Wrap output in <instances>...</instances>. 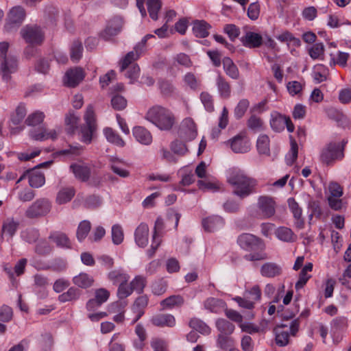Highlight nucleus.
I'll return each mask as SVG.
<instances>
[{
  "mask_svg": "<svg viewBox=\"0 0 351 351\" xmlns=\"http://www.w3.org/2000/svg\"><path fill=\"white\" fill-rule=\"evenodd\" d=\"M227 181L232 187V193L241 199H244L256 193L257 180L241 170L231 171Z\"/></svg>",
  "mask_w": 351,
  "mask_h": 351,
  "instance_id": "obj_1",
  "label": "nucleus"
},
{
  "mask_svg": "<svg viewBox=\"0 0 351 351\" xmlns=\"http://www.w3.org/2000/svg\"><path fill=\"white\" fill-rule=\"evenodd\" d=\"M239 245L247 251L258 252L248 254L244 256V258L249 261H262L267 258V256L263 252L265 244L258 237L249 233H243L237 238Z\"/></svg>",
  "mask_w": 351,
  "mask_h": 351,
  "instance_id": "obj_2",
  "label": "nucleus"
},
{
  "mask_svg": "<svg viewBox=\"0 0 351 351\" xmlns=\"http://www.w3.org/2000/svg\"><path fill=\"white\" fill-rule=\"evenodd\" d=\"M145 118L161 130H171L176 120L172 112L161 106H155L149 108Z\"/></svg>",
  "mask_w": 351,
  "mask_h": 351,
  "instance_id": "obj_3",
  "label": "nucleus"
},
{
  "mask_svg": "<svg viewBox=\"0 0 351 351\" xmlns=\"http://www.w3.org/2000/svg\"><path fill=\"white\" fill-rule=\"evenodd\" d=\"M8 47V43H0V72L3 80L5 82H9L11 80V75L15 73L18 69L16 58L7 55Z\"/></svg>",
  "mask_w": 351,
  "mask_h": 351,
  "instance_id": "obj_4",
  "label": "nucleus"
},
{
  "mask_svg": "<svg viewBox=\"0 0 351 351\" xmlns=\"http://www.w3.org/2000/svg\"><path fill=\"white\" fill-rule=\"evenodd\" d=\"M51 208V203L47 199H38L27 208L25 216L31 219L40 218L47 215Z\"/></svg>",
  "mask_w": 351,
  "mask_h": 351,
  "instance_id": "obj_5",
  "label": "nucleus"
},
{
  "mask_svg": "<svg viewBox=\"0 0 351 351\" xmlns=\"http://www.w3.org/2000/svg\"><path fill=\"white\" fill-rule=\"evenodd\" d=\"M344 143H330L322 151L321 160L328 165L332 161L343 157Z\"/></svg>",
  "mask_w": 351,
  "mask_h": 351,
  "instance_id": "obj_6",
  "label": "nucleus"
},
{
  "mask_svg": "<svg viewBox=\"0 0 351 351\" xmlns=\"http://www.w3.org/2000/svg\"><path fill=\"white\" fill-rule=\"evenodd\" d=\"M257 217L266 219L273 217L276 213V202L269 196H260L257 202Z\"/></svg>",
  "mask_w": 351,
  "mask_h": 351,
  "instance_id": "obj_7",
  "label": "nucleus"
},
{
  "mask_svg": "<svg viewBox=\"0 0 351 351\" xmlns=\"http://www.w3.org/2000/svg\"><path fill=\"white\" fill-rule=\"evenodd\" d=\"M26 16L25 9L20 5L12 8L8 15L5 29L8 32L16 30L21 25Z\"/></svg>",
  "mask_w": 351,
  "mask_h": 351,
  "instance_id": "obj_8",
  "label": "nucleus"
},
{
  "mask_svg": "<svg viewBox=\"0 0 351 351\" xmlns=\"http://www.w3.org/2000/svg\"><path fill=\"white\" fill-rule=\"evenodd\" d=\"M123 25V21L120 16H114L106 23V27L101 32L100 37L105 40H110L118 35Z\"/></svg>",
  "mask_w": 351,
  "mask_h": 351,
  "instance_id": "obj_9",
  "label": "nucleus"
},
{
  "mask_svg": "<svg viewBox=\"0 0 351 351\" xmlns=\"http://www.w3.org/2000/svg\"><path fill=\"white\" fill-rule=\"evenodd\" d=\"M23 38L32 45H40L44 40L41 29L37 26H26L21 30Z\"/></svg>",
  "mask_w": 351,
  "mask_h": 351,
  "instance_id": "obj_10",
  "label": "nucleus"
},
{
  "mask_svg": "<svg viewBox=\"0 0 351 351\" xmlns=\"http://www.w3.org/2000/svg\"><path fill=\"white\" fill-rule=\"evenodd\" d=\"M52 161H47L37 165L36 167L27 170L29 184L33 188H39L45 182L44 173L39 169L41 167H47L50 165Z\"/></svg>",
  "mask_w": 351,
  "mask_h": 351,
  "instance_id": "obj_11",
  "label": "nucleus"
},
{
  "mask_svg": "<svg viewBox=\"0 0 351 351\" xmlns=\"http://www.w3.org/2000/svg\"><path fill=\"white\" fill-rule=\"evenodd\" d=\"M196 125L191 118L184 119L179 131L180 136L186 141L193 140L197 136Z\"/></svg>",
  "mask_w": 351,
  "mask_h": 351,
  "instance_id": "obj_12",
  "label": "nucleus"
},
{
  "mask_svg": "<svg viewBox=\"0 0 351 351\" xmlns=\"http://www.w3.org/2000/svg\"><path fill=\"white\" fill-rule=\"evenodd\" d=\"M19 225L20 222L14 217H8L5 219L2 223L0 240L2 241L4 237H7L8 241L11 240L19 229Z\"/></svg>",
  "mask_w": 351,
  "mask_h": 351,
  "instance_id": "obj_13",
  "label": "nucleus"
},
{
  "mask_svg": "<svg viewBox=\"0 0 351 351\" xmlns=\"http://www.w3.org/2000/svg\"><path fill=\"white\" fill-rule=\"evenodd\" d=\"M84 78L82 68L75 67L69 70L65 74L64 84L69 87H75Z\"/></svg>",
  "mask_w": 351,
  "mask_h": 351,
  "instance_id": "obj_14",
  "label": "nucleus"
},
{
  "mask_svg": "<svg viewBox=\"0 0 351 351\" xmlns=\"http://www.w3.org/2000/svg\"><path fill=\"white\" fill-rule=\"evenodd\" d=\"M240 40L243 46L249 48H258L263 44L261 35L253 32H247Z\"/></svg>",
  "mask_w": 351,
  "mask_h": 351,
  "instance_id": "obj_15",
  "label": "nucleus"
},
{
  "mask_svg": "<svg viewBox=\"0 0 351 351\" xmlns=\"http://www.w3.org/2000/svg\"><path fill=\"white\" fill-rule=\"evenodd\" d=\"M75 177L82 182H87L90 176L91 170L88 165L82 163H75L70 166Z\"/></svg>",
  "mask_w": 351,
  "mask_h": 351,
  "instance_id": "obj_16",
  "label": "nucleus"
},
{
  "mask_svg": "<svg viewBox=\"0 0 351 351\" xmlns=\"http://www.w3.org/2000/svg\"><path fill=\"white\" fill-rule=\"evenodd\" d=\"M149 298L147 295H142L138 296L134 301L132 310L136 314L132 324L136 323L144 314V309L148 304Z\"/></svg>",
  "mask_w": 351,
  "mask_h": 351,
  "instance_id": "obj_17",
  "label": "nucleus"
},
{
  "mask_svg": "<svg viewBox=\"0 0 351 351\" xmlns=\"http://www.w3.org/2000/svg\"><path fill=\"white\" fill-rule=\"evenodd\" d=\"M230 147L235 153H246L250 149L249 141L240 135L230 140Z\"/></svg>",
  "mask_w": 351,
  "mask_h": 351,
  "instance_id": "obj_18",
  "label": "nucleus"
},
{
  "mask_svg": "<svg viewBox=\"0 0 351 351\" xmlns=\"http://www.w3.org/2000/svg\"><path fill=\"white\" fill-rule=\"evenodd\" d=\"M261 274L266 278H275L282 274V269L276 263L267 262L261 267Z\"/></svg>",
  "mask_w": 351,
  "mask_h": 351,
  "instance_id": "obj_19",
  "label": "nucleus"
},
{
  "mask_svg": "<svg viewBox=\"0 0 351 351\" xmlns=\"http://www.w3.org/2000/svg\"><path fill=\"white\" fill-rule=\"evenodd\" d=\"M135 241L141 247H145L148 243L149 228L146 223H141L136 229Z\"/></svg>",
  "mask_w": 351,
  "mask_h": 351,
  "instance_id": "obj_20",
  "label": "nucleus"
},
{
  "mask_svg": "<svg viewBox=\"0 0 351 351\" xmlns=\"http://www.w3.org/2000/svg\"><path fill=\"white\" fill-rule=\"evenodd\" d=\"M132 134L135 139L140 143L145 145L152 142V136L149 131L142 126H136L132 129Z\"/></svg>",
  "mask_w": 351,
  "mask_h": 351,
  "instance_id": "obj_21",
  "label": "nucleus"
},
{
  "mask_svg": "<svg viewBox=\"0 0 351 351\" xmlns=\"http://www.w3.org/2000/svg\"><path fill=\"white\" fill-rule=\"evenodd\" d=\"M49 285V280L47 276L36 274L34 276V286L35 289H40V290L38 292L40 298H45L48 292L47 291V287Z\"/></svg>",
  "mask_w": 351,
  "mask_h": 351,
  "instance_id": "obj_22",
  "label": "nucleus"
},
{
  "mask_svg": "<svg viewBox=\"0 0 351 351\" xmlns=\"http://www.w3.org/2000/svg\"><path fill=\"white\" fill-rule=\"evenodd\" d=\"M287 203L293 217L296 219V226L299 228H302L304 225V219L302 217V210L301 207L293 197L289 198Z\"/></svg>",
  "mask_w": 351,
  "mask_h": 351,
  "instance_id": "obj_23",
  "label": "nucleus"
},
{
  "mask_svg": "<svg viewBox=\"0 0 351 351\" xmlns=\"http://www.w3.org/2000/svg\"><path fill=\"white\" fill-rule=\"evenodd\" d=\"M211 25L204 20H196L193 23V32L197 38H206L209 34Z\"/></svg>",
  "mask_w": 351,
  "mask_h": 351,
  "instance_id": "obj_24",
  "label": "nucleus"
},
{
  "mask_svg": "<svg viewBox=\"0 0 351 351\" xmlns=\"http://www.w3.org/2000/svg\"><path fill=\"white\" fill-rule=\"evenodd\" d=\"M152 323L156 326L172 327L176 324L175 317L170 314H158L152 318Z\"/></svg>",
  "mask_w": 351,
  "mask_h": 351,
  "instance_id": "obj_25",
  "label": "nucleus"
},
{
  "mask_svg": "<svg viewBox=\"0 0 351 351\" xmlns=\"http://www.w3.org/2000/svg\"><path fill=\"white\" fill-rule=\"evenodd\" d=\"M223 224V218L218 215L207 217L202 221L203 227L207 232H213L221 228Z\"/></svg>",
  "mask_w": 351,
  "mask_h": 351,
  "instance_id": "obj_26",
  "label": "nucleus"
},
{
  "mask_svg": "<svg viewBox=\"0 0 351 351\" xmlns=\"http://www.w3.org/2000/svg\"><path fill=\"white\" fill-rule=\"evenodd\" d=\"M222 63L224 71L227 75L233 80L239 79V69L231 58L228 57L223 58Z\"/></svg>",
  "mask_w": 351,
  "mask_h": 351,
  "instance_id": "obj_27",
  "label": "nucleus"
},
{
  "mask_svg": "<svg viewBox=\"0 0 351 351\" xmlns=\"http://www.w3.org/2000/svg\"><path fill=\"white\" fill-rule=\"evenodd\" d=\"M49 239L53 241L58 247L71 248V242L66 234L60 232H51Z\"/></svg>",
  "mask_w": 351,
  "mask_h": 351,
  "instance_id": "obj_28",
  "label": "nucleus"
},
{
  "mask_svg": "<svg viewBox=\"0 0 351 351\" xmlns=\"http://www.w3.org/2000/svg\"><path fill=\"white\" fill-rule=\"evenodd\" d=\"M204 308L212 313H218L226 306V303L221 299L208 298L204 302Z\"/></svg>",
  "mask_w": 351,
  "mask_h": 351,
  "instance_id": "obj_29",
  "label": "nucleus"
},
{
  "mask_svg": "<svg viewBox=\"0 0 351 351\" xmlns=\"http://www.w3.org/2000/svg\"><path fill=\"white\" fill-rule=\"evenodd\" d=\"M285 324H281L274 328V332L276 335V343L279 346H285L289 343V334L282 328L287 327Z\"/></svg>",
  "mask_w": 351,
  "mask_h": 351,
  "instance_id": "obj_30",
  "label": "nucleus"
},
{
  "mask_svg": "<svg viewBox=\"0 0 351 351\" xmlns=\"http://www.w3.org/2000/svg\"><path fill=\"white\" fill-rule=\"evenodd\" d=\"M286 116L282 115L278 112H273L271 114L270 125L273 130L280 132L285 129V123Z\"/></svg>",
  "mask_w": 351,
  "mask_h": 351,
  "instance_id": "obj_31",
  "label": "nucleus"
},
{
  "mask_svg": "<svg viewBox=\"0 0 351 351\" xmlns=\"http://www.w3.org/2000/svg\"><path fill=\"white\" fill-rule=\"evenodd\" d=\"M73 282L80 288L86 289L93 285L94 279L86 273H80L79 275L73 277Z\"/></svg>",
  "mask_w": 351,
  "mask_h": 351,
  "instance_id": "obj_32",
  "label": "nucleus"
},
{
  "mask_svg": "<svg viewBox=\"0 0 351 351\" xmlns=\"http://www.w3.org/2000/svg\"><path fill=\"white\" fill-rule=\"evenodd\" d=\"M75 191L73 187L63 188L57 194L56 202L59 204L69 202L75 195Z\"/></svg>",
  "mask_w": 351,
  "mask_h": 351,
  "instance_id": "obj_33",
  "label": "nucleus"
},
{
  "mask_svg": "<svg viewBox=\"0 0 351 351\" xmlns=\"http://www.w3.org/2000/svg\"><path fill=\"white\" fill-rule=\"evenodd\" d=\"M146 5L150 18L154 21H157L158 19V12L162 5V1L160 0H147Z\"/></svg>",
  "mask_w": 351,
  "mask_h": 351,
  "instance_id": "obj_34",
  "label": "nucleus"
},
{
  "mask_svg": "<svg viewBox=\"0 0 351 351\" xmlns=\"http://www.w3.org/2000/svg\"><path fill=\"white\" fill-rule=\"evenodd\" d=\"M216 84L220 95L224 98H228L230 95L231 88L228 82L221 75L216 79Z\"/></svg>",
  "mask_w": 351,
  "mask_h": 351,
  "instance_id": "obj_35",
  "label": "nucleus"
},
{
  "mask_svg": "<svg viewBox=\"0 0 351 351\" xmlns=\"http://www.w3.org/2000/svg\"><path fill=\"white\" fill-rule=\"evenodd\" d=\"M189 326L196 332L204 335H208L210 333V328L202 320L197 318H193L189 322Z\"/></svg>",
  "mask_w": 351,
  "mask_h": 351,
  "instance_id": "obj_36",
  "label": "nucleus"
},
{
  "mask_svg": "<svg viewBox=\"0 0 351 351\" xmlns=\"http://www.w3.org/2000/svg\"><path fill=\"white\" fill-rule=\"evenodd\" d=\"M216 344L218 348L227 350L228 348H232L234 340L228 335L219 334L216 339Z\"/></svg>",
  "mask_w": 351,
  "mask_h": 351,
  "instance_id": "obj_37",
  "label": "nucleus"
},
{
  "mask_svg": "<svg viewBox=\"0 0 351 351\" xmlns=\"http://www.w3.org/2000/svg\"><path fill=\"white\" fill-rule=\"evenodd\" d=\"M216 328L219 334L228 335L232 334L235 329L234 325L225 319H218L216 321Z\"/></svg>",
  "mask_w": 351,
  "mask_h": 351,
  "instance_id": "obj_38",
  "label": "nucleus"
},
{
  "mask_svg": "<svg viewBox=\"0 0 351 351\" xmlns=\"http://www.w3.org/2000/svg\"><path fill=\"white\" fill-rule=\"evenodd\" d=\"M184 304V299L179 295H171L160 302L164 308H171L174 306H181Z\"/></svg>",
  "mask_w": 351,
  "mask_h": 351,
  "instance_id": "obj_39",
  "label": "nucleus"
},
{
  "mask_svg": "<svg viewBox=\"0 0 351 351\" xmlns=\"http://www.w3.org/2000/svg\"><path fill=\"white\" fill-rule=\"evenodd\" d=\"M108 279L113 285L121 284L122 282H128L130 276L121 270H113L108 273Z\"/></svg>",
  "mask_w": 351,
  "mask_h": 351,
  "instance_id": "obj_40",
  "label": "nucleus"
},
{
  "mask_svg": "<svg viewBox=\"0 0 351 351\" xmlns=\"http://www.w3.org/2000/svg\"><path fill=\"white\" fill-rule=\"evenodd\" d=\"M81 295V291L75 288L71 287L67 291L60 294L58 296V300L60 302H66L72 300H75L79 298Z\"/></svg>",
  "mask_w": 351,
  "mask_h": 351,
  "instance_id": "obj_41",
  "label": "nucleus"
},
{
  "mask_svg": "<svg viewBox=\"0 0 351 351\" xmlns=\"http://www.w3.org/2000/svg\"><path fill=\"white\" fill-rule=\"evenodd\" d=\"M104 134L107 140L118 146L123 147L125 145L124 141L121 136L112 128H106L104 130Z\"/></svg>",
  "mask_w": 351,
  "mask_h": 351,
  "instance_id": "obj_42",
  "label": "nucleus"
},
{
  "mask_svg": "<svg viewBox=\"0 0 351 351\" xmlns=\"http://www.w3.org/2000/svg\"><path fill=\"white\" fill-rule=\"evenodd\" d=\"M26 114L25 106L23 104H19L15 111L11 114L10 121L12 124L17 125L22 122Z\"/></svg>",
  "mask_w": 351,
  "mask_h": 351,
  "instance_id": "obj_43",
  "label": "nucleus"
},
{
  "mask_svg": "<svg viewBox=\"0 0 351 351\" xmlns=\"http://www.w3.org/2000/svg\"><path fill=\"white\" fill-rule=\"evenodd\" d=\"M130 285L133 291H136L137 293H142L144 291L145 287L147 285L146 278L143 276H136L130 282Z\"/></svg>",
  "mask_w": 351,
  "mask_h": 351,
  "instance_id": "obj_44",
  "label": "nucleus"
},
{
  "mask_svg": "<svg viewBox=\"0 0 351 351\" xmlns=\"http://www.w3.org/2000/svg\"><path fill=\"white\" fill-rule=\"evenodd\" d=\"M91 229V223L88 220L81 221L77 227L76 236L79 241H82Z\"/></svg>",
  "mask_w": 351,
  "mask_h": 351,
  "instance_id": "obj_45",
  "label": "nucleus"
},
{
  "mask_svg": "<svg viewBox=\"0 0 351 351\" xmlns=\"http://www.w3.org/2000/svg\"><path fill=\"white\" fill-rule=\"evenodd\" d=\"M257 149L261 154L269 155V139L267 135H261L256 143Z\"/></svg>",
  "mask_w": 351,
  "mask_h": 351,
  "instance_id": "obj_46",
  "label": "nucleus"
},
{
  "mask_svg": "<svg viewBox=\"0 0 351 351\" xmlns=\"http://www.w3.org/2000/svg\"><path fill=\"white\" fill-rule=\"evenodd\" d=\"M83 46L80 40H75L71 47V59L73 62H77L82 56Z\"/></svg>",
  "mask_w": 351,
  "mask_h": 351,
  "instance_id": "obj_47",
  "label": "nucleus"
},
{
  "mask_svg": "<svg viewBox=\"0 0 351 351\" xmlns=\"http://www.w3.org/2000/svg\"><path fill=\"white\" fill-rule=\"evenodd\" d=\"M276 237L285 242H292L294 241V234L293 231L286 227H280L276 232Z\"/></svg>",
  "mask_w": 351,
  "mask_h": 351,
  "instance_id": "obj_48",
  "label": "nucleus"
},
{
  "mask_svg": "<svg viewBox=\"0 0 351 351\" xmlns=\"http://www.w3.org/2000/svg\"><path fill=\"white\" fill-rule=\"evenodd\" d=\"M276 38L282 43H290L295 47H299L301 45L300 40L294 37L289 31L283 32L282 34L278 35Z\"/></svg>",
  "mask_w": 351,
  "mask_h": 351,
  "instance_id": "obj_49",
  "label": "nucleus"
},
{
  "mask_svg": "<svg viewBox=\"0 0 351 351\" xmlns=\"http://www.w3.org/2000/svg\"><path fill=\"white\" fill-rule=\"evenodd\" d=\"M112 240L114 245L121 244L124 239V234L122 227L119 224H115L112 227Z\"/></svg>",
  "mask_w": 351,
  "mask_h": 351,
  "instance_id": "obj_50",
  "label": "nucleus"
},
{
  "mask_svg": "<svg viewBox=\"0 0 351 351\" xmlns=\"http://www.w3.org/2000/svg\"><path fill=\"white\" fill-rule=\"evenodd\" d=\"M141 54V52L138 51H136L134 49V51L128 53L122 60L121 71H123L125 69H126L133 61L137 60L139 58Z\"/></svg>",
  "mask_w": 351,
  "mask_h": 351,
  "instance_id": "obj_51",
  "label": "nucleus"
},
{
  "mask_svg": "<svg viewBox=\"0 0 351 351\" xmlns=\"http://www.w3.org/2000/svg\"><path fill=\"white\" fill-rule=\"evenodd\" d=\"M298 147L297 143L292 140L291 141V149L289 152L286 155V163L291 166L296 160L298 158Z\"/></svg>",
  "mask_w": 351,
  "mask_h": 351,
  "instance_id": "obj_52",
  "label": "nucleus"
},
{
  "mask_svg": "<svg viewBox=\"0 0 351 351\" xmlns=\"http://www.w3.org/2000/svg\"><path fill=\"white\" fill-rule=\"evenodd\" d=\"M45 118V114L42 112L36 111L30 114L25 120L27 125L35 126L41 123Z\"/></svg>",
  "mask_w": 351,
  "mask_h": 351,
  "instance_id": "obj_53",
  "label": "nucleus"
},
{
  "mask_svg": "<svg viewBox=\"0 0 351 351\" xmlns=\"http://www.w3.org/2000/svg\"><path fill=\"white\" fill-rule=\"evenodd\" d=\"M167 287V282L164 280L160 279L152 283V291L155 295H161L166 292Z\"/></svg>",
  "mask_w": 351,
  "mask_h": 351,
  "instance_id": "obj_54",
  "label": "nucleus"
},
{
  "mask_svg": "<svg viewBox=\"0 0 351 351\" xmlns=\"http://www.w3.org/2000/svg\"><path fill=\"white\" fill-rule=\"evenodd\" d=\"M324 46L322 43L314 44L309 49L308 54L313 60L320 58L324 56Z\"/></svg>",
  "mask_w": 351,
  "mask_h": 351,
  "instance_id": "obj_55",
  "label": "nucleus"
},
{
  "mask_svg": "<svg viewBox=\"0 0 351 351\" xmlns=\"http://www.w3.org/2000/svg\"><path fill=\"white\" fill-rule=\"evenodd\" d=\"M112 107L116 110H122L127 106V100L124 97L116 94L111 99Z\"/></svg>",
  "mask_w": 351,
  "mask_h": 351,
  "instance_id": "obj_56",
  "label": "nucleus"
},
{
  "mask_svg": "<svg viewBox=\"0 0 351 351\" xmlns=\"http://www.w3.org/2000/svg\"><path fill=\"white\" fill-rule=\"evenodd\" d=\"M79 118L74 114H69L65 118L66 130L69 134H73L77 128Z\"/></svg>",
  "mask_w": 351,
  "mask_h": 351,
  "instance_id": "obj_57",
  "label": "nucleus"
},
{
  "mask_svg": "<svg viewBox=\"0 0 351 351\" xmlns=\"http://www.w3.org/2000/svg\"><path fill=\"white\" fill-rule=\"evenodd\" d=\"M171 150L175 154L180 156H182L185 155V154L188 152V149L186 145L176 140L171 143L170 145Z\"/></svg>",
  "mask_w": 351,
  "mask_h": 351,
  "instance_id": "obj_58",
  "label": "nucleus"
},
{
  "mask_svg": "<svg viewBox=\"0 0 351 351\" xmlns=\"http://www.w3.org/2000/svg\"><path fill=\"white\" fill-rule=\"evenodd\" d=\"M250 105V102L246 99H243L239 101L234 109V116L237 119H241L247 111Z\"/></svg>",
  "mask_w": 351,
  "mask_h": 351,
  "instance_id": "obj_59",
  "label": "nucleus"
},
{
  "mask_svg": "<svg viewBox=\"0 0 351 351\" xmlns=\"http://www.w3.org/2000/svg\"><path fill=\"white\" fill-rule=\"evenodd\" d=\"M95 125H86L84 128H82V141L86 143H90L92 140L93 134L95 130Z\"/></svg>",
  "mask_w": 351,
  "mask_h": 351,
  "instance_id": "obj_60",
  "label": "nucleus"
},
{
  "mask_svg": "<svg viewBox=\"0 0 351 351\" xmlns=\"http://www.w3.org/2000/svg\"><path fill=\"white\" fill-rule=\"evenodd\" d=\"M110 161V169L114 173H116L117 175L119 176L121 178H127L130 176V172L128 170L121 169L117 165V162H119V159L111 158Z\"/></svg>",
  "mask_w": 351,
  "mask_h": 351,
  "instance_id": "obj_61",
  "label": "nucleus"
},
{
  "mask_svg": "<svg viewBox=\"0 0 351 351\" xmlns=\"http://www.w3.org/2000/svg\"><path fill=\"white\" fill-rule=\"evenodd\" d=\"M223 31L228 34L232 41H234L240 34V29L234 24H227L224 26Z\"/></svg>",
  "mask_w": 351,
  "mask_h": 351,
  "instance_id": "obj_62",
  "label": "nucleus"
},
{
  "mask_svg": "<svg viewBox=\"0 0 351 351\" xmlns=\"http://www.w3.org/2000/svg\"><path fill=\"white\" fill-rule=\"evenodd\" d=\"M128 282H122L119 284L117 290V296L119 299H125L130 295L133 291L130 285H127Z\"/></svg>",
  "mask_w": 351,
  "mask_h": 351,
  "instance_id": "obj_63",
  "label": "nucleus"
},
{
  "mask_svg": "<svg viewBox=\"0 0 351 351\" xmlns=\"http://www.w3.org/2000/svg\"><path fill=\"white\" fill-rule=\"evenodd\" d=\"M110 297V292L104 288L96 289L95 291V299L101 305L106 302Z\"/></svg>",
  "mask_w": 351,
  "mask_h": 351,
  "instance_id": "obj_64",
  "label": "nucleus"
}]
</instances>
